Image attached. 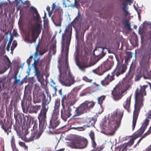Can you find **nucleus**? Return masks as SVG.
<instances>
[{
    "instance_id": "f257e3e1",
    "label": "nucleus",
    "mask_w": 151,
    "mask_h": 151,
    "mask_svg": "<svg viewBox=\"0 0 151 151\" xmlns=\"http://www.w3.org/2000/svg\"><path fill=\"white\" fill-rule=\"evenodd\" d=\"M81 15L78 12L77 16L71 23V25L70 24L66 26L64 33L62 34V52L64 51V49L65 48L66 57L65 58V60H64L63 65H62V66L60 65V66H68L69 63L68 57L69 52V47L71 39L72 31V25L75 28H78L80 27L81 20Z\"/></svg>"
},
{
    "instance_id": "f03ea898",
    "label": "nucleus",
    "mask_w": 151,
    "mask_h": 151,
    "mask_svg": "<svg viewBox=\"0 0 151 151\" xmlns=\"http://www.w3.org/2000/svg\"><path fill=\"white\" fill-rule=\"evenodd\" d=\"M148 87L147 85L140 86V88H137L135 93V104L132 120V130L134 129L137 119L140 108L143 106L144 96L146 95V89Z\"/></svg>"
},
{
    "instance_id": "7ed1b4c3",
    "label": "nucleus",
    "mask_w": 151,
    "mask_h": 151,
    "mask_svg": "<svg viewBox=\"0 0 151 151\" xmlns=\"http://www.w3.org/2000/svg\"><path fill=\"white\" fill-rule=\"evenodd\" d=\"M123 114V111L119 109H117L111 114L108 118V129L111 131L110 134L113 135L119 128Z\"/></svg>"
},
{
    "instance_id": "20e7f679",
    "label": "nucleus",
    "mask_w": 151,
    "mask_h": 151,
    "mask_svg": "<svg viewBox=\"0 0 151 151\" xmlns=\"http://www.w3.org/2000/svg\"><path fill=\"white\" fill-rule=\"evenodd\" d=\"M60 72L59 81L63 85L69 86L75 82V78L70 72L69 67H58Z\"/></svg>"
},
{
    "instance_id": "39448f33",
    "label": "nucleus",
    "mask_w": 151,
    "mask_h": 151,
    "mask_svg": "<svg viewBox=\"0 0 151 151\" xmlns=\"http://www.w3.org/2000/svg\"><path fill=\"white\" fill-rule=\"evenodd\" d=\"M127 69V67H116L111 72V75L108 74L104 79L101 81V83L103 86L106 87L115 79V75L116 77L123 74Z\"/></svg>"
},
{
    "instance_id": "423d86ee",
    "label": "nucleus",
    "mask_w": 151,
    "mask_h": 151,
    "mask_svg": "<svg viewBox=\"0 0 151 151\" xmlns=\"http://www.w3.org/2000/svg\"><path fill=\"white\" fill-rule=\"evenodd\" d=\"M95 104V102L93 101H85L76 108L75 110V114L72 116V119H77V116L90 111V109L94 107Z\"/></svg>"
},
{
    "instance_id": "0eeeda50",
    "label": "nucleus",
    "mask_w": 151,
    "mask_h": 151,
    "mask_svg": "<svg viewBox=\"0 0 151 151\" xmlns=\"http://www.w3.org/2000/svg\"><path fill=\"white\" fill-rule=\"evenodd\" d=\"M60 100L56 99L55 103L54 109L52 115V117L50 121V125L49 128L54 129L57 127L60 122L58 119L59 115V108L60 106Z\"/></svg>"
},
{
    "instance_id": "6e6552de",
    "label": "nucleus",
    "mask_w": 151,
    "mask_h": 151,
    "mask_svg": "<svg viewBox=\"0 0 151 151\" xmlns=\"http://www.w3.org/2000/svg\"><path fill=\"white\" fill-rule=\"evenodd\" d=\"M28 24L30 25V28L32 39V41H31L30 43H35L42 29V24L40 22H38L33 24L32 21L30 20H28Z\"/></svg>"
},
{
    "instance_id": "1a4fd4ad",
    "label": "nucleus",
    "mask_w": 151,
    "mask_h": 151,
    "mask_svg": "<svg viewBox=\"0 0 151 151\" xmlns=\"http://www.w3.org/2000/svg\"><path fill=\"white\" fill-rule=\"evenodd\" d=\"M51 59V57L50 55H48L45 57L42 60H40V58L34 59V62L31 64V62L33 61V56L31 55L28 59L27 62L28 66L31 65L32 66H48L50 64Z\"/></svg>"
},
{
    "instance_id": "9d476101",
    "label": "nucleus",
    "mask_w": 151,
    "mask_h": 151,
    "mask_svg": "<svg viewBox=\"0 0 151 151\" xmlns=\"http://www.w3.org/2000/svg\"><path fill=\"white\" fill-rule=\"evenodd\" d=\"M48 109V106H42V109L38 116V119L39 122V129L43 132L47 125L46 119V114Z\"/></svg>"
},
{
    "instance_id": "9b49d317",
    "label": "nucleus",
    "mask_w": 151,
    "mask_h": 151,
    "mask_svg": "<svg viewBox=\"0 0 151 151\" xmlns=\"http://www.w3.org/2000/svg\"><path fill=\"white\" fill-rule=\"evenodd\" d=\"M77 96L76 92H71L67 95H64L62 98L61 104L62 107L65 108L67 106H70L74 105L76 100Z\"/></svg>"
},
{
    "instance_id": "f8f14e48",
    "label": "nucleus",
    "mask_w": 151,
    "mask_h": 151,
    "mask_svg": "<svg viewBox=\"0 0 151 151\" xmlns=\"http://www.w3.org/2000/svg\"><path fill=\"white\" fill-rule=\"evenodd\" d=\"M29 133V132L28 131V129H27L25 130L24 135L21 137L22 139L26 142H31L34 140L39 139L43 132L40 129L39 132L37 133L36 130L33 131L31 133L30 137H28L27 136Z\"/></svg>"
},
{
    "instance_id": "ddd939ff",
    "label": "nucleus",
    "mask_w": 151,
    "mask_h": 151,
    "mask_svg": "<svg viewBox=\"0 0 151 151\" xmlns=\"http://www.w3.org/2000/svg\"><path fill=\"white\" fill-rule=\"evenodd\" d=\"M150 67H139L137 70V74L135 78V81H139L143 76L145 75L151 77V68Z\"/></svg>"
},
{
    "instance_id": "4468645a",
    "label": "nucleus",
    "mask_w": 151,
    "mask_h": 151,
    "mask_svg": "<svg viewBox=\"0 0 151 151\" xmlns=\"http://www.w3.org/2000/svg\"><path fill=\"white\" fill-rule=\"evenodd\" d=\"M79 54L78 52H77L75 54V60L76 65L77 66H91L95 65L98 61V58L93 57L91 58L88 63V59L87 57H86L82 62V65L80 64L78 58Z\"/></svg>"
},
{
    "instance_id": "2eb2a0df",
    "label": "nucleus",
    "mask_w": 151,
    "mask_h": 151,
    "mask_svg": "<svg viewBox=\"0 0 151 151\" xmlns=\"http://www.w3.org/2000/svg\"><path fill=\"white\" fill-rule=\"evenodd\" d=\"M125 92V90H123L122 86L121 83L116 85L111 92L113 99L116 101L120 100L123 96V94Z\"/></svg>"
},
{
    "instance_id": "dca6fc26",
    "label": "nucleus",
    "mask_w": 151,
    "mask_h": 151,
    "mask_svg": "<svg viewBox=\"0 0 151 151\" xmlns=\"http://www.w3.org/2000/svg\"><path fill=\"white\" fill-rule=\"evenodd\" d=\"M70 106H67L65 108L63 107L61 110V117L64 121H66L67 119L71 115V109Z\"/></svg>"
},
{
    "instance_id": "f3484780",
    "label": "nucleus",
    "mask_w": 151,
    "mask_h": 151,
    "mask_svg": "<svg viewBox=\"0 0 151 151\" xmlns=\"http://www.w3.org/2000/svg\"><path fill=\"white\" fill-rule=\"evenodd\" d=\"M39 100L42 101V106L43 105L48 106L47 104L50 101L51 98L50 96H47V99H46V96L44 92H41L39 94L37 98Z\"/></svg>"
},
{
    "instance_id": "a211bd4d",
    "label": "nucleus",
    "mask_w": 151,
    "mask_h": 151,
    "mask_svg": "<svg viewBox=\"0 0 151 151\" xmlns=\"http://www.w3.org/2000/svg\"><path fill=\"white\" fill-rule=\"evenodd\" d=\"M148 125V124L144 121L140 128L133 136L135 137L134 139H137L142 134Z\"/></svg>"
},
{
    "instance_id": "6ab92c4d",
    "label": "nucleus",
    "mask_w": 151,
    "mask_h": 151,
    "mask_svg": "<svg viewBox=\"0 0 151 151\" xmlns=\"http://www.w3.org/2000/svg\"><path fill=\"white\" fill-rule=\"evenodd\" d=\"M111 67H98L97 69L93 70V71L96 74L101 76L105 72L111 70Z\"/></svg>"
},
{
    "instance_id": "aec40b11",
    "label": "nucleus",
    "mask_w": 151,
    "mask_h": 151,
    "mask_svg": "<svg viewBox=\"0 0 151 151\" xmlns=\"http://www.w3.org/2000/svg\"><path fill=\"white\" fill-rule=\"evenodd\" d=\"M83 143H85V147H86L88 144V142L86 140H85L83 142L80 141L78 140H76L70 144L71 147L73 148H81L80 145Z\"/></svg>"
},
{
    "instance_id": "412c9836",
    "label": "nucleus",
    "mask_w": 151,
    "mask_h": 151,
    "mask_svg": "<svg viewBox=\"0 0 151 151\" xmlns=\"http://www.w3.org/2000/svg\"><path fill=\"white\" fill-rule=\"evenodd\" d=\"M1 127L7 135H8L9 132H11L12 125L9 122H6L2 123L1 124Z\"/></svg>"
},
{
    "instance_id": "4be33fe9",
    "label": "nucleus",
    "mask_w": 151,
    "mask_h": 151,
    "mask_svg": "<svg viewBox=\"0 0 151 151\" xmlns=\"http://www.w3.org/2000/svg\"><path fill=\"white\" fill-rule=\"evenodd\" d=\"M41 106L40 105H33L31 107H28L27 109L29 112L31 113H36L40 109Z\"/></svg>"
},
{
    "instance_id": "5701e85b",
    "label": "nucleus",
    "mask_w": 151,
    "mask_h": 151,
    "mask_svg": "<svg viewBox=\"0 0 151 151\" xmlns=\"http://www.w3.org/2000/svg\"><path fill=\"white\" fill-rule=\"evenodd\" d=\"M135 137L133 136L130 139L129 141H128L127 143H124L122 145V147H123L122 151L124 150L126 151L128 146L129 147L131 146L133 144L134 142V140L136 139H134Z\"/></svg>"
},
{
    "instance_id": "b1692460",
    "label": "nucleus",
    "mask_w": 151,
    "mask_h": 151,
    "mask_svg": "<svg viewBox=\"0 0 151 151\" xmlns=\"http://www.w3.org/2000/svg\"><path fill=\"white\" fill-rule=\"evenodd\" d=\"M131 97V96H130L127 97L126 101L123 103V107L126 109H129L130 107Z\"/></svg>"
},
{
    "instance_id": "393cba45",
    "label": "nucleus",
    "mask_w": 151,
    "mask_h": 151,
    "mask_svg": "<svg viewBox=\"0 0 151 151\" xmlns=\"http://www.w3.org/2000/svg\"><path fill=\"white\" fill-rule=\"evenodd\" d=\"M92 144V147L93 148V149L91 151H101L105 148V146L104 144H102L101 146H97V144L95 142V144Z\"/></svg>"
},
{
    "instance_id": "a878e982",
    "label": "nucleus",
    "mask_w": 151,
    "mask_h": 151,
    "mask_svg": "<svg viewBox=\"0 0 151 151\" xmlns=\"http://www.w3.org/2000/svg\"><path fill=\"white\" fill-rule=\"evenodd\" d=\"M56 25L58 26L61 25V20L62 19V15L60 13H59L57 16L55 17Z\"/></svg>"
},
{
    "instance_id": "bb28decb",
    "label": "nucleus",
    "mask_w": 151,
    "mask_h": 151,
    "mask_svg": "<svg viewBox=\"0 0 151 151\" xmlns=\"http://www.w3.org/2000/svg\"><path fill=\"white\" fill-rule=\"evenodd\" d=\"M132 81H126L125 82L123 83L122 86H123L124 87V88L123 90H125V91L127 90H128L130 88V86L132 84Z\"/></svg>"
},
{
    "instance_id": "cd10ccee",
    "label": "nucleus",
    "mask_w": 151,
    "mask_h": 151,
    "mask_svg": "<svg viewBox=\"0 0 151 151\" xmlns=\"http://www.w3.org/2000/svg\"><path fill=\"white\" fill-rule=\"evenodd\" d=\"M24 122L25 123L31 124L33 122V119L30 116L25 115L24 117Z\"/></svg>"
},
{
    "instance_id": "c85d7f7f",
    "label": "nucleus",
    "mask_w": 151,
    "mask_h": 151,
    "mask_svg": "<svg viewBox=\"0 0 151 151\" xmlns=\"http://www.w3.org/2000/svg\"><path fill=\"white\" fill-rule=\"evenodd\" d=\"M146 117L144 120V122L147 123L149 124V121L151 119V110H150L148 113L146 114Z\"/></svg>"
},
{
    "instance_id": "c756f323",
    "label": "nucleus",
    "mask_w": 151,
    "mask_h": 151,
    "mask_svg": "<svg viewBox=\"0 0 151 151\" xmlns=\"http://www.w3.org/2000/svg\"><path fill=\"white\" fill-rule=\"evenodd\" d=\"M134 74L130 72V71H129L128 73L126 75L125 77L126 79L128 81H132L131 80L134 76Z\"/></svg>"
},
{
    "instance_id": "7c9ffc66",
    "label": "nucleus",
    "mask_w": 151,
    "mask_h": 151,
    "mask_svg": "<svg viewBox=\"0 0 151 151\" xmlns=\"http://www.w3.org/2000/svg\"><path fill=\"white\" fill-rule=\"evenodd\" d=\"M89 136H90L91 140V142L92 144H95V135L94 133L93 130H91L89 133Z\"/></svg>"
},
{
    "instance_id": "2f4dec72",
    "label": "nucleus",
    "mask_w": 151,
    "mask_h": 151,
    "mask_svg": "<svg viewBox=\"0 0 151 151\" xmlns=\"http://www.w3.org/2000/svg\"><path fill=\"white\" fill-rule=\"evenodd\" d=\"M106 98L105 96H101L98 97L97 99L98 101V104H99L101 106V105L103 101Z\"/></svg>"
},
{
    "instance_id": "473e14b6",
    "label": "nucleus",
    "mask_w": 151,
    "mask_h": 151,
    "mask_svg": "<svg viewBox=\"0 0 151 151\" xmlns=\"http://www.w3.org/2000/svg\"><path fill=\"white\" fill-rule=\"evenodd\" d=\"M30 9H31V11L33 12L35 14L36 18L37 19H39L40 18V16L38 14L37 10L33 7H31Z\"/></svg>"
},
{
    "instance_id": "72a5a7b5",
    "label": "nucleus",
    "mask_w": 151,
    "mask_h": 151,
    "mask_svg": "<svg viewBox=\"0 0 151 151\" xmlns=\"http://www.w3.org/2000/svg\"><path fill=\"white\" fill-rule=\"evenodd\" d=\"M123 23L125 27H127L129 29H130V24L128 20L126 19L123 22Z\"/></svg>"
},
{
    "instance_id": "f704fd0d",
    "label": "nucleus",
    "mask_w": 151,
    "mask_h": 151,
    "mask_svg": "<svg viewBox=\"0 0 151 151\" xmlns=\"http://www.w3.org/2000/svg\"><path fill=\"white\" fill-rule=\"evenodd\" d=\"M4 61L8 65V66H11L12 63L11 62L8 57L5 55L4 56Z\"/></svg>"
},
{
    "instance_id": "c9c22d12",
    "label": "nucleus",
    "mask_w": 151,
    "mask_h": 151,
    "mask_svg": "<svg viewBox=\"0 0 151 151\" xmlns=\"http://www.w3.org/2000/svg\"><path fill=\"white\" fill-rule=\"evenodd\" d=\"M17 41L14 40L13 41L12 45L11 47V52L13 53V51L15 48L17 47Z\"/></svg>"
},
{
    "instance_id": "e433bc0d",
    "label": "nucleus",
    "mask_w": 151,
    "mask_h": 151,
    "mask_svg": "<svg viewBox=\"0 0 151 151\" xmlns=\"http://www.w3.org/2000/svg\"><path fill=\"white\" fill-rule=\"evenodd\" d=\"M39 81L41 83V85H42L44 82V79L42 75H40L37 77Z\"/></svg>"
},
{
    "instance_id": "4c0bfd02",
    "label": "nucleus",
    "mask_w": 151,
    "mask_h": 151,
    "mask_svg": "<svg viewBox=\"0 0 151 151\" xmlns=\"http://www.w3.org/2000/svg\"><path fill=\"white\" fill-rule=\"evenodd\" d=\"M37 67H34L35 69V75L37 77L41 75V73L39 70L37 68Z\"/></svg>"
},
{
    "instance_id": "58836bf2",
    "label": "nucleus",
    "mask_w": 151,
    "mask_h": 151,
    "mask_svg": "<svg viewBox=\"0 0 151 151\" xmlns=\"http://www.w3.org/2000/svg\"><path fill=\"white\" fill-rule=\"evenodd\" d=\"M83 80L84 81L89 83H92L93 81L92 79L89 78L88 77L86 76H84L83 77Z\"/></svg>"
},
{
    "instance_id": "ea45409f",
    "label": "nucleus",
    "mask_w": 151,
    "mask_h": 151,
    "mask_svg": "<svg viewBox=\"0 0 151 151\" xmlns=\"http://www.w3.org/2000/svg\"><path fill=\"white\" fill-rule=\"evenodd\" d=\"M35 86L34 91L38 92L40 90V87L39 85L37 83H36Z\"/></svg>"
},
{
    "instance_id": "a19ab883",
    "label": "nucleus",
    "mask_w": 151,
    "mask_h": 151,
    "mask_svg": "<svg viewBox=\"0 0 151 151\" xmlns=\"http://www.w3.org/2000/svg\"><path fill=\"white\" fill-rule=\"evenodd\" d=\"M15 139L14 137L13 136L12 137L11 139V144L12 147L15 146Z\"/></svg>"
},
{
    "instance_id": "79ce46f5",
    "label": "nucleus",
    "mask_w": 151,
    "mask_h": 151,
    "mask_svg": "<svg viewBox=\"0 0 151 151\" xmlns=\"http://www.w3.org/2000/svg\"><path fill=\"white\" fill-rule=\"evenodd\" d=\"M12 64L14 66H19V62L16 60H14L12 62Z\"/></svg>"
},
{
    "instance_id": "37998d69",
    "label": "nucleus",
    "mask_w": 151,
    "mask_h": 151,
    "mask_svg": "<svg viewBox=\"0 0 151 151\" xmlns=\"http://www.w3.org/2000/svg\"><path fill=\"white\" fill-rule=\"evenodd\" d=\"M135 67H130L129 70L130 72L134 74V72L135 70Z\"/></svg>"
},
{
    "instance_id": "c03bdc74",
    "label": "nucleus",
    "mask_w": 151,
    "mask_h": 151,
    "mask_svg": "<svg viewBox=\"0 0 151 151\" xmlns=\"http://www.w3.org/2000/svg\"><path fill=\"white\" fill-rule=\"evenodd\" d=\"M79 69L81 71L84 72L85 71L86 68L88 67H78Z\"/></svg>"
},
{
    "instance_id": "a18cd8bd",
    "label": "nucleus",
    "mask_w": 151,
    "mask_h": 151,
    "mask_svg": "<svg viewBox=\"0 0 151 151\" xmlns=\"http://www.w3.org/2000/svg\"><path fill=\"white\" fill-rule=\"evenodd\" d=\"M51 50L56 49V43H54L52 44L51 46Z\"/></svg>"
},
{
    "instance_id": "49530a36",
    "label": "nucleus",
    "mask_w": 151,
    "mask_h": 151,
    "mask_svg": "<svg viewBox=\"0 0 151 151\" xmlns=\"http://www.w3.org/2000/svg\"><path fill=\"white\" fill-rule=\"evenodd\" d=\"M11 44V42H9L6 47V50L8 51H9V48Z\"/></svg>"
},
{
    "instance_id": "de8ad7c7",
    "label": "nucleus",
    "mask_w": 151,
    "mask_h": 151,
    "mask_svg": "<svg viewBox=\"0 0 151 151\" xmlns=\"http://www.w3.org/2000/svg\"><path fill=\"white\" fill-rule=\"evenodd\" d=\"M13 36L15 37L17 36L18 35L17 31L15 29H14L13 30Z\"/></svg>"
},
{
    "instance_id": "09e8293b",
    "label": "nucleus",
    "mask_w": 151,
    "mask_h": 151,
    "mask_svg": "<svg viewBox=\"0 0 151 151\" xmlns=\"http://www.w3.org/2000/svg\"><path fill=\"white\" fill-rule=\"evenodd\" d=\"M149 135V133H148V132H147L142 136L141 138H142V139H143V138H145L148 135Z\"/></svg>"
},
{
    "instance_id": "8fccbe9b",
    "label": "nucleus",
    "mask_w": 151,
    "mask_h": 151,
    "mask_svg": "<svg viewBox=\"0 0 151 151\" xmlns=\"http://www.w3.org/2000/svg\"><path fill=\"white\" fill-rule=\"evenodd\" d=\"M148 33L149 36V39L150 40L149 43L151 44V32L149 31Z\"/></svg>"
},
{
    "instance_id": "3c124183",
    "label": "nucleus",
    "mask_w": 151,
    "mask_h": 151,
    "mask_svg": "<svg viewBox=\"0 0 151 151\" xmlns=\"http://www.w3.org/2000/svg\"><path fill=\"white\" fill-rule=\"evenodd\" d=\"M37 124H36L35 123L33 127V131L36 130L37 131V133H38V132H37V131L36 130V129L37 128Z\"/></svg>"
},
{
    "instance_id": "603ef678",
    "label": "nucleus",
    "mask_w": 151,
    "mask_h": 151,
    "mask_svg": "<svg viewBox=\"0 0 151 151\" xmlns=\"http://www.w3.org/2000/svg\"><path fill=\"white\" fill-rule=\"evenodd\" d=\"M12 147L13 151H19L18 149L17 148L16 145Z\"/></svg>"
},
{
    "instance_id": "864d4df0",
    "label": "nucleus",
    "mask_w": 151,
    "mask_h": 151,
    "mask_svg": "<svg viewBox=\"0 0 151 151\" xmlns=\"http://www.w3.org/2000/svg\"><path fill=\"white\" fill-rule=\"evenodd\" d=\"M19 145L22 147H23L24 146V145H25L24 143L22 142H19Z\"/></svg>"
},
{
    "instance_id": "5fc2aeb1",
    "label": "nucleus",
    "mask_w": 151,
    "mask_h": 151,
    "mask_svg": "<svg viewBox=\"0 0 151 151\" xmlns=\"http://www.w3.org/2000/svg\"><path fill=\"white\" fill-rule=\"evenodd\" d=\"M147 51L149 52L151 51V44L150 45L148 46L147 47Z\"/></svg>"
},
{
    "instance_id": "6e6d98bb",
    "label": "nucleus",
    "mask_w": 151,
    "mask_h": 151,
    "mask_svg": "<svg viewBox=\"0 0 151 151\" xmlns=\"http://www.w3.org/2000/svg\"><path fill=\"white\" fill-rule=\"evenodd\" d=\"M146 151H151V144L146 149Z\"/></svg>"
},
{
    "instance_id": "4d7b16f0",
    "label": "nucleus",
    "mask_w": 151,
    "mask_h": 151,
    "mask_svg": "<svg viewBox=\"0 0 151 151\" xmlns=\"http://www.w3.org/2000/svg\"><path fill=\"white\" fill-rule=\"evenodd\" d=\"M9 33L10 34L11 36H10V40L9 41V42H10L12 43V41L13 39V36H12V35H11V32H10Z\"/></svg>"
},
{
    "instance_id": "13d9d810",
    "label": "nucleus",
    "mask_w": 151,
    "mask_h": 151,
    "mask_svg": "<svg viewBox=\"0 0 151 151\" xmlns=\"http://www.w3.org/2000/svg\"><path fill=\"white\" fill-rule=\"evenodd\" d=\"M73 129H77L78 128H81L83 129V130H84L85 129H83V127H73L72 128Z\"/></svg>"
},
{
    "instance_id": "bf43d9fd",
    "label": "nucleus",
    "mask_w": 151,
    "mask_h": 151,
    "mask_svg": "<svg viewBox=\"0 0 151 151\" xmlns=\"http://www.w3.org/2000/svg\"><path fill=\"white\" fill-rule=\"evenodd\" d=\"M20 81V80L19 79H17L15 80L14 81V83H19Z\"/></svg>"
},
{
    "instance_id": "052dcab7",
    "label": "nucleus",
    "mask_w": 151,
    "mask_h": 151,
    "mask_svg": "<svg viewBox=\"0 0 151 151\" xmlns=\"http://www.w3.org/2000/svg\"><path fill=\"white\" fill-rule=\"evenodd\" d=\"M127 55L129 58H131L132 57V53L131 52H129Z\"/></svg>"
},
{
    "instance_id": "680f3d73",
    "label": "nucleus",
    "mask_w": 151,
    "mask_h": 151,
    "mask_svg": "<svg viewBox=\"0 0 151 151\" xmlns=\"http://www.w3.org/2000/svg\"><path fill=\"white\" fill-rule=\"evenodd\" d=\"M25 150H26L27 151L28 150V147L25 144L24 145L23 147Z\"/></svg>"
},
{
    "instance_id": "e2e57ef3",
    "label": "nucleus",
    "mask_w": 151,
    "mask_h": 151,
    "mask_svg": "<svg viewBox=\"0 0 151 151\" xmlns=\"http://www.w3.org/2000/svg\"><path fill=\"white\" fill-rule=\"evenodd\" d=\"M26 78H27V76H26L25 78H23V79L22 80V81H21V84H22L24 83V81H25V79H26Z\"/></svg>"
},
{
    "instance_id": "0e129e2a",
    "label": "nucleus",
    "mask_w": 151,
    "mask_h": 151,
    "mask_svg": "<svg viewBox=\"0 0 151 151\" xmlns=\"http://www.w3.org/2000/svg\"><path fill=\"white\" fill-rule=\"evenodd\" d=\"M147 132H148V133H149V134L151 133V127L149 128V129L147 131Z\"/></svg>"
},
{
    "instance_id": "69168bd1",
    "label": "nucleus",
    "mask_w": 151,
    "mask_h": 151,
    "mask_svg": "<svg viewBox=\"0 0 151 151\" xmlns=\"http://www.w3.org/2000/svg\"><path fill=\"white\" fill-rule=\"evenodd\" d=\"M46 9L47 12H48L49 13H50V6H47V7Z\"/></svg>"
},
{
    "instance_id": "338daca9",
    "label": "nucleus",
    "mask_w": 151,
    "mask_h": 151,
    "mask_svg": "<svg viewBox=\"0 0 151 151\" xmlns=\"http://www.w3.org/2000/svg\"><path fill=\"white\" fill-rule=\"evenodd\" d=\"M51 50L52 51V54L53 55H55L56 52V49H52Z\"/></svg>"
},
{
    "instance_id": "774afa93",
    "label": "nucleus",
    "mask_w": 151,
    "mask_h": 151,
    "mask_svg": "<svg viewBox=\"0 0 151 151\" xmlns=\"http://www.w3.org/2000/svg\"><path fill=\"white\" fill-rule=\"evenodd\" d=\"M142 139V138H141L137 141L136 145L138 144Z\"/></svg>"
}]
</instances>
